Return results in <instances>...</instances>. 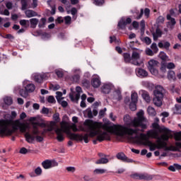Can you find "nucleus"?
Listing matches in <instances>:
<instances>
[{"mask_svg": "<svg viewBox=\"0 0 181 181\" xmlns=\"http://www.w3.org/2000/svg\"><path fill=\"white\" fill-rule=\"evenodd\" d=\"M145 112L144 110H140L136 114V117L129 124V126L134 127L135 129H132L129 127H125L120 124H114L113 126L109 127V129L116 135L117 136H124V135H136L132 136V139L135 141L136 144H140L141 145H144V146H149V150L151 151L156 149V144L152 143L149 141V138H153L156 139L158 138V133L153 130H149L147 132L146 134L141 133L138 135V132H145V129H148V120L146 119Z\"/></svg>", "mask_w": 181, "mask_h": 181, "instance_id": "f257e3e1", "label": "nucleus"}, {"mask_svg": "<svg viewBox=\"0 0 181 181\" xmlns=\"http://www.w3.org/2000/svg\"><path fill=\"white\" fill-rule=\"evenodd\" d=\"M83 125L87 127L88 130L86 132H89V134L86 133L84 135L74 134L70 131V129L67 127H64V132L66 134L69 138L73 141H84L85 144H88L90 142V139L88 138H94L95 136H98L103 134V131H101V128H103V123L94 122L91 119L85 120Z\"/></svg>", "mask_w": 181, "mask_h": 181, "instance_id": "f03ea898", "label": "nucleus"}, {"mask_svg": "<svg viewBox=\"0 0 181 181\" xmlns=\"http://www.w3.org/2000/svg\"><path fill=\"white\" fill-rule=\"evenodd\" d=\"M18 117V113L12 111L10 119H0V135L1 136H11L17 131L20 132H26V124L21 122L19 119H15Z\"/></svg>", "mask_w": 181, "mask_h": 181, "instance_id": "7ed1b4c3", "label": "nucleus"}, {"mask_svg": "<svg viewBox=\"0 0 181 181\" xmlns=\"http://www.w3.org/2000/svg\"><path fill=\"white\" fill-rule=\"evenodd\" d=\"M153 104L156 105V107H161L162 101H163V97L165 95V88L161 86H157L153 90Z\"/></svg>", "mask_w": 181, "mask_h": 181, "instance_id": "20e7f679", "label": "nucleus"}, {"mask_svg": "<svg viewBox=\"0 0 181 181\" xmlns=\"http://www.w3.org/2000/svg\"><path fill=\"white\" fill-rule=\"evenodd\" d=\"M163 132H165L164 134L161 135L160 137H158L156 139H158L157 142V148L158 149H163L168 146V141H169V139L170 138V136H169L168 134H170L171 131L168 128L163 129Z\"/></svg>", "mask_w": 181, "mask_h": 181, "instance_id": "39448f33", "label": "nucleus"}, {"mask_svg": "<svg viewBox=\"0 0 181 181\" xmlns=\"http://www.w3.org/2000/svg\"><path fill=\"white\" fill-rule=\"evenodd\" d=\"M148 69L149 71L153 74V76H158L159 71H158V61L154 60V59H151L148 62Z\"/></svg>", "mask_w": 181, "mask_h": 181, "instance_id": "423d86ee", "label": "nucleus"}, {"mask_svg": "<svg viewBox=\"0 0 181 181\" xmlns=\"http://www.w3.org/2000/svg\"><path fill=\"white\" fill-rule=\"evenodd\" d=\"M98 141V142H103L104 141H111V136L110 135V134H108V132H103V133L97 136L96 139L93 141V144L94 145H97Z\"/></svg>", "mask_w": 181, "mask_h": 181, "instance_id": "0eeeda50", "label": "nucleus"}, {"mask_svg": "<svg viewBox=\"0 0 181 181\" xmlns=\"http://www.w3.org/2000/svg\"><path fill=\"white\" fill-rule=\"evenodd\" d=\"M155 175H151L149 174H139V173H134L131 175V177L132 179H137L139 180H152Z\"/></svg>", "mask_w": 181, "mask_h": 181, "instance_id": "6e6552de", "label": "nucleus"}, {"mask_svg": "<svg viewBox=\"0 0 181 181\" xmlns=\"http://www.w3.org/2000/svg\"><path fill=\"white\" fill-rule=\"evenodd\" d=\"M130 23H132V19H131V18H127L126 21L124 18H122L119 21L117 26L119 29H122V30H124L127 28V25H129Z\"/></svg>", "mask_w": 181, "mask_h": 181, "instance_id": "1a4fd4ad", "label": "nucleus"}, {"mask_svg": "<svg viewBox=\"0 0 181 181\" xmlns=\"http://www.w3.org/2000/svg\"><path fill=\"white\" fill-rule=\"evenodd\" d=\"M57 162L52 160H45L42 163V166L44 169H50V168L57 166Z\"/></svg>", "mask_w": 181, "mask_h": 181, "instance_id": "9d476101", "label": "nucleus"}, {"mask_svg": "<svg viewBox=\"0 0 181 181\" xmlns=\"http://www.w3.org/2000/svg\"><path fill=\"white\" fill-rule=\"evenodd\" d=\"M116 157L117 158V159L119 160H122V162H126L127 163H133V162H134V160H132L131 158H128V157H127L125 153H124L122 152L118 153L117 154Z\"/></svg>", "mask_w": 181, "mask_h": 181, "instance_id": "9b49d317", "label": "nucleus"}, {"mask_svg": "<svg viewBox=\"0 0 181 181\" xmlns=\"http://www.w3.org/2000/svg\"><path fill=\"white\" fill-rule=\"evenodd\" d=\"M49 77L46 74H37L34 76V80L35 83H43V80H47Z\"/></svg>", "mask_w": 181, "mask_h": 181, "instance_id": "f8f14e48", "label": "nucleus"}, {"mask_svg": "<svg viewBox=\"0 0 181 181\" xmlns=\"http://www.w3.org/2000/svg\"><path fill=\"white\" fill-rule=\"evenodd\" d=\"M47 4L49 8H51L50 14L51 15H56V1L52 0H48Z\"/></svg>", "mask_w": 181, "mask_h": 181, "instance_id": "ddd939ff", "label": "nucleus"}, {"mask_svg": "<svg viewBox=\"0 0 181 181\" xmlns=\"http://www.w3.org/2000/svg\"><path fill=\"white\" fill-rule=\"evenodd\" d=\"M55 134H57V139L58 142H63L64 141V136H63V129L60 128H57L55 130Z\"/></svg>", "mask_w": 181, "mask_h": 181, "instance_id": "4468645a", "label": "nucleus"}, {"mask_svg": "<svg viewBox=\"0 0 181 181\" xmlns=\"http://www.w3.org/2000/svg\"><path fill=\"white\" fill-rule=\"evenodd\" d=\"M91 85L94 88H98L101 86V81L100 78H93Z\"/></svg>", "mask_w": 181, "mask_h": 181, "instance_id": "2eb2a0df", "label": "nucleus"}, {"mask_svg": "<svg viewBox=\"0 0 181 181\" xmlns=\"http://www.w3.org/2000/svg\"><path fill=\"white\" fill-rule=\"evenodd\" d=\"M141 93V97L144 101L146 103H151V96H149V93L146 90H141L140 92Z\"/></svg>", "mask_w": 181, "mask_h": 181, "instance_id": "dca6fc26", "label": "nucleus"}, {"mask_svg": "<svg viewBox=\"0 0 181 181\" xmlns=\"http://www.w3.org/2000/svg\"><path fill=\"white\" fill-rule=\"evenodd\" d=\"M158 47H160V49H165V50H169V48L170 47V42L168 41H163V42H158Z\"/></svg>", "mask_w": 181, "mask_h": 181, "instance_id": "f3484780", "label": "nucleus"}, {"mask_svg": "<svg viewBox=\"0 0 181 181\" xmlns=\"http://www.w3.org/2000/svg\"><path fill=\"white\" fill-rule=\"evenodd\" d=\"M137 76H140V77H146L148 76V71H145V69L142 68H138L136 69Z\"/></svg>", "mask_w": 181, "mask_h": 181, "instance_id": "a211bd4d", "label": "nucleus"}, {"mask_svg": "<svg viewBox=\"0 0 181 181\" xmlns=\"http://www.w3.org/2000/svg\"><path fill=\"white\" fill-rule=\"evenodd\" d=\"M101 90L103 94H110V93L111 92V85L105 84L102 86Z\"/></svg>", "mask_w": 181, "mask_h": 181, "instance_id": "6ab92c4d", "label": "nucleus"}, {"mask_svg": "<svg viewBox=\"0 0 181 181\" xmlns=\"http://www.w3.org/2000/svg\"><path fill=\"white\" fill-rule=\"evenodd\" d=\"M27 18H33L34 16H37V13L33 10H27L25 12Z\"/></svg>", "mask_w": 181, "mask_h": 181, "instance_id": "aec40b11", "label": "nucleus"}, {"mask_svg": "<svg viewBox=\"0 0 181 181\" xmlns=\"http://www.w3.org/2000/svg\"><path fill=\"white\" fill-rule=\"evenodd\" d=\"M25 141H27L28 142V144H32V142H33L35 141V136L29 134V133H26L25 134Z\"/></svg>", "mask_w": 181, "mask_h": 181, "instance_id": "412c9836", "label": "nucleus"}, {"mask_svg": "<svg viewBox=\"0 0 181 181\" xmlns=\"http://www.w3.org/2000/svg\"><path fill=\"white\" fill-rule=\"evenodd\" d=\"M162 30H160V28H156V33L153 34L154 40H158V37H162Z\"/></svg>", "mask_w": 181, "mask_h": 181, "instance_id": "4be33fe9", "label": "nucleus"}, {"mask_svg": "<svg viewBox=\"0 0 181 181\" xmlns=\"http://www.w3.org/2000/svg\"><path fill=\"white\" fill-rule=\"evenodd\" d=\"M30 23L31 29H35L36 26H37V23H39V19L31 18L30 19Z\"/></svg>", "mask_w": 181, "mask_h": 181, "instance_id": "5701e85b", "label": "nucleus"}, {"mask_svg": "<svg viewBox=\"0 0 181 181\" xmlns=\"http://www.w3.org/2000/svg\"><path fill=\"white\" fill-rule=\"evenodd\" d=\"M114 97L115 99L117 101H121V100H122V95L121 94V90L118 89L115 90Z\"/></svg>", "mask_w": 181, "mask_h": 181, "instance_id": "b1692460", "label": "nucleus"}, {"mask_svg": "<svg viewBox=\"0 0 181 181\" xmlns=\"http://www.w3.org/2000/svg\"><path fill=\"white\" fill-rule=\"evenodd\" d=\"M181 142H176L175 146H171V151L173 152H180Z\"/></svg>", "mask_w": 181, "mask_h": 181, "instance_id": "393cba45", "label": "nucleus"}, {"mask_svg": "<svg viewBox=\"0 0 181 181\" xmlns=\"http://www.w3.org/2000/svg\"><path fill=\"white\" fill-rule=\"evenodd\" d=\"M123 57L125 63H131V60H132V57H131V54L128 52H124L123 54Z\"/></svg>", "mask_w": 181, "mask_h": 181, "instance_id": "a878e982", "label": "nucleus"}, {"mask_svg": "<svg viewBox=\"0 0 181 181\" xmlns=\"http://www.w3.org/2000/svg\"><path fill=\"white\" fill-rule=\"evenodd\" d=\"M25 88L28 93H33L35 91V87L33 83H29L25 87Z\"/></svg>", "mask_w": 181, "mask_h": 181, "instance_id": "bb28decb", "label": "nucleus"}, {"mask_svg": "<svg viewBox=\"0 0 181 181\" xmlns=\"http://www.w3.org/2000/svg\"><path fill=\"white\" fill-rule=\"evenodd\" d=\"M109 160L108 158L102 157L101 158H100L99 160H98L95 163L96 165H104L105 163H108Z\"/></svg>", "mask_w": 181, "mask_h": 181, "instance_id": "cd10ccee", "label": "nucleus"}, {"mask_svg": "<svg viewBox=\"0 0 181 181\" xmlns=\"http://www.w3.org/2000/svg\"><path fill=\"white\" fill-rule=\"evenodd\" d=\"M20 93V95L21 97H23L24 98H27L28 95H29V92L28 91V90H26V88H25V89H21L19 90Z\"/></svg>", "mask_w": 181, "mask_h": 181, "instance_id": "c85d7f7f", "label": "nucleus"}, {"mask_svg": "<svg viewBox=\"0 0 181 181\" xmlns=\"http://www.w3.org/2000/svg\"><path fill=\"white\" fill-rule=\"evenodd\" d=\"M107 170L105 169H101V168H96L94 170L93 173L94 175H104V173H106Z\"/></svg>", "mask_w": 181, "mask_h": 181, "instance_id": "c756f323", "label": "nucleus"}, {"mask_svg": "<svg viewBox=\"0 0 181 181\" xmlns=\"http://www.w3.org/2000/svg\"><path fill=\"white\" fill-rule=\"evenodd\" d=\"M168 80H175L176 78V74L173 71H168Z\"/></svg>", "mask_w": 181, "mask_h": 181, "instance_id": "7c9ffc66", "label": "nucleus"}, {"mask_svg": "<svg viewBox=\"0 0 181 181\" xmlns=\"http://www.w3.org/2000/svg\"><path fill=\"white\" fill-rule=\"evenodd\" d=\"M69 98L72 101H78V100H80V93H76L75 95H73V93H70L69 94Z\"/></svg>", "mask_w": 181, "mask_h": 181, "instance_id": "2f4dec72", "label": "nucleus"}, {"mask_svg": "<svg viewBox=\"0 0 181 181\" xmlns=\"http://www.w3.org/2000/svg\"><path fill=\"white\" fill-rule=\"evenodd\" d=\"M147 112L151 115V117H155L156 115V111H155V108L149 106L147 109Z\"/></svg>", "mask_w": 181, "mask_h": 181, "instance_id": "473e14b6", "label": "nucleus"}, {"mask_svg": "<svg viewBox=\"0 0 181 181\" xmlns=\"http://www.w3.org/2000/svg\"><path fill=\"white\" fill-rule=\"evenodd\" d=\"M167 20L170 21L168 23H170L173 26H175L176 25V20L174 18H172V16L170 14L167 15Z\"/></svg>", "mask_w": 181, "mask_h": 181, "instance_id": "72a5a7b5", "label": "nucleus"}, {"mask_svg": "<svg viewBox=\"0 0 181 181\" xmlns=\"http://www.w3.org/2000/svg\"><path fill=\"white\" fill-rule=\"evenodd\" d=\"M4 101L6 105H12V103H13L12 98L8 96L4 98Z\"/></svg>", "mask_w": 181, "mask_h": 181, "instance_id": "f704fd0d", "label": "nucleus"}, {"mask_svg": "<svg viewBox=\"0 0 181 181\" xmlns=\"http://www.w3.org/2000/svg\"><path fill=\"white\" fill-rule=\"evenodd\" d=\"M159 57L163 62H167L168 59H169V57L164 52H160Z\"/></svg>", "mask_w": 181, "mask_h": 181, "instance_id": "c9c22d12", "label": "nucleus"}, {"mask_svg": "<svg viewBox=\"0 0 181 181\" xmlns=\"http://www.w3.org/2000/svg\"><path fill=\"white\" fill-rule=\"evenodd\" d=\"M132 103H138V93L136 92H134L131 95Z\"/></svg>", "mask_w": 181, "mask_h": 181, "instance_id": "e433bc0d", "label": "nucleus"}, {"mask_svg": "<svg viewBox=\"0 0 181 181\" xmlns=\"http://www.w3.org/2000/svg\"><path fill=\"white\" fill-rule=\"evenodd\" d=\"M21 11H26L28 9V0H21Z\"/></svg>", "mask_w": 181, "mask_h": 181, "instance_id": "4c0bfd02", "label": "nucleus"}, {"mask_svg": "<svg viewBox=\"0 0 181 181\" xmlns=\"http://www.w3.org/2000/svg\"><path fill=\"white\" fill-rule=\"evenodd\" d=\"M93 4L96 6H103V5H104L105 4V0H94Z\"/></svg>", "mask_w": 181, "mask_h": 181, "instance_id": "58836bf2", "label": "nucleus"}, {"mask_svg": "<svg viewBox=\"0 0 181 181\" xmlns=\"http://www.w3.org/2000/svg\"><path fill=\"white\" fill-rule=\"evenodd\" d=\"M45 25H46V18H42L38 24V28H45Z\"/></svg>", "mask_w": 181, "mask_h": 181, "instance_id": "ea45409f", "label": "nucleus"}, {"mask_svg": "<svg viewBox=\"0 0 181 181\" xmlns=\"http://www.w3.org/2000/svg\"><path fill=\"white\" fill-rule=\"evenodd\" d=\"M140 58L139 53L137 52H133L132 54V60H139Z\"/></svg>", "mask_w": 181, "mask_h": 181, "instance_id": "a19ab883", "label": "nucleus"}, {"mask_svg": "<svg viewBox=\"0 0 181 181\" xmlns=\"http://www.w3.org/2000/svg\"><path fill=\"white\" fill-rule=\"evenodd\" d=\"M55 74H57V76L59 78H63V77L64 76L63 71H60L59 69L55 70Z\"/></svg>", "mask_w": 181, "mask_h": 181, "instance_id": "79ce46f5", "label": "nucleus"}, {"mask_svg": "<svg viewBox=\"0 0 181 181\" xmlns=\"http://www.w3.org/2000/svg\"><path fill=\"white\" fill-rule=\"evenodd\" d=\"M53 119L54 121H56L57 122H60V114L59 112H56L53 115Z\"/></svg>", "mask_w": 181, "mask_h": 181, "instance_id": "37998d69", "label": "nucleus"}, {"mask_svg": "<svg viewBox=\"0 0 181 181\" xmlns=\"http://www.w3.org/2000/svg\"><path fill=\"white\" fill-rule=\"evenodd\" d=\"M72 81L73 83H78L80 81V75L75 74L72 76Z\"/></svg>", "mask_w": 181, "mask_h": 181, "instance_id": "c03bdc74", "label": "nucleus"}, {"mask_svg": "<svg viewBox=\"0 0 181 181\" xmlns=\"http://www.w3.org/2000/svg\"><path fill=\"white\" fill-rule=\"evenodd\" d=\"M151 47L154 53H158V52H159V49L158 48V45H156V43L153 42L151 45Z\"/></svg>", "mask_w": 181, "mask_h": 181, "instance_id": "a18cd8bd", "label": "nucleus"}, {"mask_svg": "<svg viewBox=\"0 0 181 181\" xmlns=\"http://www.w3.org/2000/svg\"><path fill=\"white\" fill-rule=\"evenodd\" d=\"M175 114L181 115V105H175Z\"/></svg>", "mask_w": 181, "mask_h": 181, "instance_id": "49530a36", "label": "nucleus"}, {"mask_svg": "<svg viewBox=\"0 0 181 181\" xmlns=\"http://www.w3.org/2000/svg\"><path fill=\"white\" fill-rule=\"evenodd\" d=\"M129 108L132 111H135L136 110V103L131 102L129 104Z\"/></svg>", "mask_w": 181, "mask_h": 181, "instance_id": "de8ad7c7", "label": "nucleus"}, {"mask_svg": "<svg viewBox=\"0 0 181 181\" xmlns=\"http://www.w3.org/2000/svg\"><path fill=\"white\" fill-rule=\"evenodd\" d=\"M166 66L167 69H168L169 70H172L176 67V65H175L173 62H169L166 64Z\"/></svg>", "mask_w": 181, "mask_h": 181, "instance_id": "09e8293b", "label": "nucleus"}, {"mask_svg": "<svg viewBox=\"0 0 181 181\" xmlns=\"http://www.w3.org/2000/svg\"><path fill=\"white\" fill-rule=\"evenodd\" d=\"M47 101L50 103V104H54L56 103V99H54V96L53 95H49L47 98Z\"/></svg>", "mask_w": 181, "mask_h": 181, "instance_id": "8fccbe9b", "label": "nucleus"}, {"mask_svg": "<svg viewBox=\"0 0 181 181\" xmlns=\"http://www.w3.org/2000/svg\"><path fill=\"white\" fill-rule=\"evenodd\" d=\"M65 25H70L71 23V17L70 16H67L64 18Z\"/></svg>", "mask_w": 181, "mask_h": 181, "instance_id": "3c124183", "label": "nucleus"}, {"mask_svg": "<svg viewBox=\"0 0 181 181\" xmlns=\"http://www.w3.org/2000/svg\"><path fill=\"white\" fill-rule=\"evenodd\" d=\"M144 13V16H146V18L148 19V18H149V15H151V10L148 8H146Z\"/></svg>", "mask_w": 181, "mask_h": 181, "instance_id": "603ef678", "label": "nucleus"}, {"mask_svg": "<svg viewBox=\"0 0 181 181\" xmlns=\"http://www.w3.org/2000/svg\"><path fill=\"white\" fill-rule=\"evenodd\" d=\"M166 69H168L166 64L162 63L160 69V71H162V73H166Z\"/></svg>", "mask_w": 181, "mask_h": 181, "instance_id": "864d4df0", "label": "nucleus"}, {"mask_svg": "<svg viewBox=\"0 0 181 181\" xmlns=\"http://www.w3.org/2000/svg\"><path fill=\"white\" fill-rule=\"evenodd\" d=\"M86 112L88 115V117L89 118H93V111H91V108H88L86 110Z\"/></svg>", "mask_w": 181, "mask_h": 181, "instance_id": "5fc2aeb1", "label": "nucleus"}, {"mask_svg": "<svg viewBox=\"0 0 181 181\" xmlns=\"http://www.w3.org/2000/svg\"><path fill=\"white\" fill-rule=\"evenodd\" d=\"M35 173L37 176H40V175H42V168L40 167L35 168Z\"/></svg>", "mask_w": 181, "mask_h": 181, "instance_id": "6e6d98bb", "label": "nucleus"}, {"mask_svg": "<svg viewBox=\"0 0 181 181\" xmlns=\"http://www.w3.org/2000/svg\"><path fill=\"white\" fill-rule=\"evenodd\" d=\"M175 141H181V132L175 134Z\"/></svg>", "mask_w": 181, "mask_h": 181, "instance_id": "4d7b16f0", "label": "nucleus"}, {"mask_svg": "<svg viewBox=\"0 0 181 181\" xmlns=\"http://www.w3.org/2000/svg\"><path fill=\"white\" fill-rule=\"evenodd\" d=\"M82 85L84 87H88L90 86V81L87 80V79H83L82 81Z\"/></svg>", "mask_w": 181, "mask_h": 181, "instance_id": "13d9d810", "label": "nucleus"}, {"mask_svg": "<svg viewBox=\"0 0 181 181\" xmlns=\"http://www.w3.org/2000/svg\"><path fill=\"white\" fill-rule=\"evenodd\" d=\"M170 91L171 93H179V88H175V85H172L170 86Z\"/></svg>", "mask_w": 181, "mask_h": 181, "instance_id": "bf43d9fd", "label": "nucleus"}, {"mask_svg": "<svg viewBox=\"0 0 181 181\" xmlns=\"http://www.w3.org/2000/svg\"><path fill=\"white\" fill-rule=\"evenodd\" d=\"M144 42L147 45H151L152 43V40L149 37H144Z\"/></svg>", "mask_w": 181, "mask_h": 181, "instance_id": "052dcab7", "label": "nucleus"}, {"mask_svg": "<svg viewBox=\"0 0 181 181\" xmlns=\"http://www.w3.org/2000/svg\"><path fill=\"white\" fill-rule=\"evenodd\" d=\"M4 37L5 39H8L9 40H13V39H15V37L12 35V34H6Z\"/></svg>", "mask_w": 181, "mask_h": 181, "instance_id": "680f3d73", "label": "nucleus"}, {"mask_svg": "<svg viewBox=\"0 0 181 181\" xmlns=\"http://www.w3.org/2000/svg\"><path fill=\"white\" fill-rule=\"evenodd\" d=\"M42 114H46V115H47V114H49V108L43 107L41 111Z\"/></svg>", "mask_w": 181, "mask_h": 181, "instance_id": "e2e57ef3", "label": "nucleus"}, {"mask_svg": "<svg viewBox=\"0 0 181 181\" xmlns=\"http://www.w3.org/2000/svg\"><path fill=\"white\" fill-rule=\"evenodd\" d=\"M13 6V4L11 1H8L6 4V7L7 8V9H12Z\"/></svg>", "mask_w": 181, "mask_h": 181, "instance_id": "0e129e2a", "label": "nucleus"}, {"mask_svg": "<svg viewBox=\"0 0 181 181\" xmlns=\"http://www.w3.org/2000/svg\"><path fill=\"white\" fill-rule=\"evenodd\" d=\"M28 23H29V21H28V20H21L20 21V25L21 26H26Z\"/></svg>", "mask_w": 181, "mask_h": 181, "instance_id": "69168bd1", "label": "nucleus"}, {"mask_svg": "<svg viewBox=\"0 0 181 181\" xmlns=\"http://www.w3.org/2000/svg\"><path fill=\"white\" fill-rule=\"evenodd\" d=\"M28 152V148L23 147L20 149V153H22L23 155H26V153Z\"/></svg>", "mask_w": 181, "mask_h": 181, "instance_id": "338daca9", "label": "nucleus"}, {"mask_svg": "<svg viewBox=\"0 0 181 181\" xmlns=\"http://www.w3.org/2000/svg\"><path fill=\"white\" fill-rule=\"evenodd\" d=\"M157 22L158 23H163V22H165V18H163V16H160L157 19Z\"/></svg>", "mask_w": 181, "mask_h": 181, "instance_id": "774afa93", "label": "nucleus"}]
</instances>
